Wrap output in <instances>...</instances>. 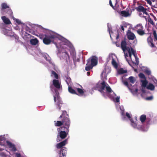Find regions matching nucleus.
<instances>
[{"instance_id":"20e7f679","label":"nucleus","mask_w":157,"mask_h":157,"mask_svg":"<svg viewBox=\"0 0 157 157\" xmlns=\"http://www.w3.org/2000/svg\"><path fill=\"white\" fill-rule=\"evenodd\" d=\"M121 47L124 54L125 58L126 60L129 63L130 60L134 63V60L136 61V64H138L139 60L136 56V51L132 48H130L126 46V43L124 41H122L121 44Z\"/></svg>"},{"instance_id":"8fccbe9b","label":"nucleus","mask_w":157,"mask_h":157,"mask_svg":"<svg viewBox=\"0 0 157 157\" xmlns=\"http://www.w3.org/2000/svg\"><path fill=\"white\" fill-rule=\"evenodd\" d=\"M141 14H142V13H139V15H140V16H141V17H142V16H141Z\"/></svg>"},{"instance_id":"09e8293b","label":"nucleus","mask_w":157,"mask_h":157,"mask_svg":"<svg viewBox=\"0 0 157 157\" xmlns=\"http://www.w3.org/2000/svg\"><path fill=\"white\" fill-rule=\"evenodd\" d=\"M90 72H87V75L89 76V75H90Z\"/></svg>"},{"instance_id":"1a4fd4ad","label":"nucleus","mask_w":157,"mask_h":157,"mask_svg":"<svg viewBox=\"0 0 157 157\" xmlns=\"http://www.w3.org/2000/svg\"><path fill=\"white\" fill-rule=\"evenodd\" d=\"M108 61L111 60V63L113 67L117 69L118 66V60L117 56L113 53L109 54L107 58Z\"/></svg>"},{"instance_id":"3c124183","label":"nucleus","mask_w":157,"mask_h":157,"mask_svg":"<svg viewBox=\"0 0 157 157\" xmlns=\"http://www.w3.org/2000/svg\"><path fill=\"white\" fill-rule=\"evenodd\" d=\"M60 117H62V116H60Z\"/></svg>"},{"instance_id":"c03bdc74","label":"nucleus","mask_w":157,"mask_h":157,"mask_svg":"<svg viewBox=\"0 0 157 157\" xmlns=\"http://www.w3.org/2000/svg\"><path fill=\"white\" fill-rule=\"evenodd\" d=\"M153 98L152 96H150L148 97L146 99L147 100H151Z\"/></svg>"},{"instance_id":"7c9ffc66","label":"nucleus","mask_w":157,"mask_h":157,"mask_svg":"<svg viewBox=\"0 0 157 157\" xmlns=\"http://www.w3.org/2000/svg\"><path fill=\"white\" fill-rule=\"evenodd\" d=\"M13 18L15 22H16L19 25H24L22 22H21V21L13 17Z\"/></svg>"},{"instance_id":"4be33fe9","label":"nucleus","mask_w":157,"mask_h":157,"mask_svg":"<svg viewBox=\"0 0 157 157\" xmlns=\"http://www.w3.org/2000/svg\"><path fill=\"white\" fill-rule=\"evenodd\" d=\"M113 3L114 5L117 7L118 6V5L117 4V0H110L109 5L113 9H114V6L113 5Z\"/></svg>"},{"instance_id":"a19ab883","label":"nucleus","mask_w":157,"mask_h":157,"mask_svg":"<svg viewBox=\"0 0 157 157\" xmlns=\"http://www.w3.org/2000/svg\"><path fill=\"white\" fill-rule=\"evenodd\" d=\"M153 34V35L154 36L155 38L157 40V35L156 32L155 31H154Z\"/></svg>"},{"instance_id":"c756f323","label":"nucleus","mask_w":157,"mask_h":157,"mask_svg":"<svg viewBox=\"0 0 157 157\" xmlns=\"http://www.w3.org/2000/svg\"><path fill=\"white\" fill-rule=\"evenodd\" d=\"M128 87L133 94L136 95L137 94L138 90L137 88L134 89V88H130V87Z\"/></svg>"},{"instance_id":"39448f33","label":"nucleus","mask_w":157,"mask_h":157,"mask_svg":"<svg viewBox=\"0 0 157 157\" xmlns=\"http://www.w3.org/2000/svg\"><path fill=\"white\" fill-rule=\"evenodd\" d=\"M4 136H0V151L3 150L6 147H8L11 152L10 154L13 155V153L17 150L15 145L8 141H6Z\"/></svg>"},{"instance_id":"4c0bfd02","label":"nucleus","mask_w":157,"mask_h":157,"mask_svg":"<svg viewBox=\"0 0 157 157\" xmlns=\"http://www.w3.org/2000/svg\"><path fill=\"white\" fill-rule=\"evenodd\" d=\"M8 11L7 12H6L7 13L9 14L10 16H12L13 15V13L12 12V10L11 9H9V8L7 9Z\"/></svg>"},{"instance_id":"f257e3e1","label":"nucleus","mask_w":157,"mask_h":157,"mask_svg":"<svg viewBox=\"0 0 157 157\" xmlns=\"http://www.w3.org/2000/svg\"><path fill=\"white\" fill-rule=\"evenodd\" d=\"M41 31L45 33V37L42 34H40L39 36L40 39H43V42L44 44H49L54 40L57 41V43L54 42V43L59 50L62 49L59 54H58L60 59L67 60L69 58L67 52L70 48H72V46L68 40L60 35L50 30L42 28Z\"/></svg>"},{"instance_id":"ddd939ff","label":"nucleus","mask_w":157,"mask_h":157,"mask_svg":"<svg viewBox=\"0 0 157 157\" xmlns=\"http://www.w3.org/2000/svg\"><path fill=\"white\" fill-rule=\"evenodd\" d=\"M135 28L136 30L137 33L139 35L142 36L145 33L144 30V27L141 24H137L135 26Z\"/></svg>"},{"instance_id":"9d476101","label":"nucleus","mask_w":157,"mask_h":157,"mask_svg":"<svg viewBox=\"0 0 157 157\" xmlns=\"http://www.w3.org/2000/svg\"><path fill=\"white\" fill-rule=\"evenodd\" d=\"M70 121L68 118L66 117L63 120L62 122L60 121H57L56 123H55V125L56 126H59L63 124L65 125L64 128H66L68 131V128L69 127Z\"/></svg>"},{"instance_id":"f3484780","label":"nucleus","mask_w":157,"mask_h":157,"mask_svg":"<svg viewBox=\"0 0 157 157\" xmlns=\"http://www.w3.org/2000/svg\"><path fill=\"white\" fill-rule=\"evenodd\" d=\"M52 84L53 86L57 89H59L61 87L60 82L57 79H53L52 81Z\"/></svg>"},{"instance_id":"473e14b6","label":"nucleus","mask_w":157,"mask_h":157,"mask_svg":"<svg viewBox=\"0 0 157 157\" xmlns=\"http://www.w3.org/2000/svg\"><path fill=\"white\" fill-rule=\"evenodd\" d=\"M128 80L132 84L136 82L135 78L133 76H130L128 78Z\"/></svg>"},{"instance_id":"cd10ccee","label":"nucleus","mask_w":157,"mask_h":157,"mask_svg":"<svg viewBox=\"0 0 157 157\" xmlns=\"http://www.w3.org/2000/svg\"><path fill=\"white\" fill-rule=\"evenodd\" d=\"M147 41L149 46L151 47H154V45L152 42L153 40L151 37L149 36L147 38Z\"/></svg>"},{"instance_id":"e433bc0d","label":"nucleus","mask_w":157,"mask_h":157,"mask_svg":"<svg viewBox=\"0 0 157 157\" xmlns=\"http://www.w3.org/2000/svg\"><path fill=\"white\" fill-rule=\"evenodd\" d=\"M108 31H109V32L110 37L111 38H112V35L113 32L112 31H111V27H109V24H108Z\"/></svg>"},{"instance_id":"bb28decb","label":"nucleus","mask_w":157,"mask_h":157,"mask_svg":"<svg viewBox=\"0 0 157 157\" xmlns=\"http://www.w3.org/2000/svg\"><path fill=\"white\" fill-rule=\"evenodd\" d=\"M2 19L3 22L6 24H9L11 23V22L10 20L5 16L2 17Z\"/></svg>"},{"instance_id":"de8ad7c7","label":"nucleus","mask_w":157,"mask_h":157,"mask_svg":"<svg viewBox=\"0 0 157 157\" xmlns=\"http://www.w3.org/2000/svg\"><path fill=\"white\" fill-rule=\"evenodd\" d=\"M121 28L122 30L123 31H124V27H123V26H122L121 27Z\"/></svg>"},{"instance_id":"49530a36","label":"nucleus","mask_w":157,"mask_h":157,"mask_svg":"<svg viewBox=\"0 0 157 157\" xmlns=\"http://www.w3.org/2000/svg\"><path fill=\"white\" fill-rule=\"evenodd\" d=\"M124 83L126 86H128V82H124Z\"/></svg>"},{"instance_id":"c85d7f7f","label":"nucleus","mask_w":157,"mask_h":157,"mask_svg":"<svg viewBox=\"0 0 157 157\" xmlns=\"http://www.w3.org/2000/svg\"><path fill=\"white\" fill-rule=\"evenodd\" d=\"M31 44L33 45H36L38 42V41L36 38L31 39L30 40Z\"/></svg>"},{"instance_id":"ea45409f","label":"nucleus","mask_w":157,"mask_h":157,"mask_svg":"<svg viewBox=\"0 0 157 157\" xmlns=\"http://www.w3.org/2000/svg\"><path fill=\"white\" fill-rule=\"evenodd\" d=\"M13 154H14L16 156V157H21V154L20 153L16 152V153H13Z\"/></svg>"},{"instance_id":"79ce46f5","label":"nucleus","mask_w":157,"mask_h":157,"mask_svg":"<svg viewBox=\"0 0 157 157\" xmlns=\"http://www.w3.org/2000/svg\"><path fill=\"white\" fill-rule=\"evenodd\" d=\"M145 72L148 75H150L151 73V71L148 70H146Z\"/></svg>"},{"instance_id":"5701e85b","label":"nucleus","mask_w":157,"mask_h":157,"mask_svg":"<svg viewBox=\"0 0 157 157\" xmlns=\"http://www.w3.org/2000/svg\"><path fill=\"white\" fill-rule=\"evenodd\" d=\"M121 14L123 17H128L131 16V12L129 13V12L126 11H122L121 12Z\"/></svg>"},{"instance_id":"aec40b11","label":"nucleus","mask_w":157,"mask_h":157,"mask_svg":"<svg viewBox=\"0 0 157 157\" xmlns=\"http://www.w3.org/2000/svg\"><path fill=\"white\" fill-rule=\"evenodd\" d=\"M67 140L66 139L63 141L60 142L56 145V147L57 148H60L63 146H65L67 144Z\"/></svg>"},{"instance_id":"a18cd8bd","label":"nucleus","mask_w":157,"mask_h":157,"mask_svg":"<svg viewBox=\"0 0 157 157\" xmlns=\"http://www.w3.org/2000/svg\"><path fill=\"white\" fill-rule=\"evenodd\" d=\"M146 1H147V3L151 5V2L150 1V0H145Z\"/></svg>"},{"instance_id":"7ed1b4c3","label":"nucleus","mask_w":157,"mask_h":157,"mask_svg":"<svg viewBox=\"0 0 157 157\" xmlns=\"http://www.w3.org/2000/svg\"><path fill=\"white\" fill-rule=\"evenodd\" d=\"M98 89L105 97H108L113 100L115 102H119V97H116V94L112 90L109 85L104 81L99 82L96 86Z\"/></svg>"},{"instance_id":"393cba45","label":"nucleus","mask_w":157,"mask_h":157,"mask_svg":"<svg viewBox=\"0 0 157 157\" xmlns=\"http://www.w3.org/2000/svg\"><path fill=\"white\" fill-rule=\"evenodd\" d=\"M87 63H86L87 66L85 68V70L87 71H88L92 69L93 66L92 65H91V63L90 59L87 60Z\"/></svg>"},{"instance_id":"423d86ee","label":"nucleus","mask_w":157,"mask_h":157,"mask_svg":"<svg viewBox=\"0 0 157 157\" xmlns=\"http://www.w3.org/2000/svg\"><path fill=\"white\" fill-rule=\"evenodd\" d=\"M50 88L52 91L54 90L55 92V94L53 95L54 101L57 108L60 110L61 106L60 105L62 104L63 102L59 96L58 92L55 88L52 87V86H50Z\"/></svg>"},{"instance_id":"dca6fc26","label":"nucleus","mask_w":157,"mask_h":157,"mask_svg":"<svg viewBox=\"0 0 157 157\" xmlns=\"http://www.w3.org/2000/svg\"><path fill=\"white\" fill-rule=\"evenodd\" d=\"M89 59L90 60V62L91 63V65L93 67L94 66L97 65L98 63V58L95 56H92L91 59Z\"/></svg>"},{"instance_id":"f03ea898","label":"nucleus","mask_w":157,"mask_h":157,"mask_svg":"<svg viewBox=\"0 0 157 157\" xmlns=\"http://www.w3.org/2000/svg\"><path fill=\"white\" fill-rule=\"evenodd\" d=\"M117 109L118 111H120L122 119L126 120L128 119L131 121V125L132 127L135 128L143 131H146L147 130V128H145L144 126L142 125V123L144 122L146 119V116L145 115H142L140 118V120L141 123L140 122H137V118L135 117L134 119H132L131 117V114L126 113H125L124 111V109L123 106H120L118 105L116 106Z\"/></svg>"},{"instance_id":"37998d69","label":"nucleus","mask_w":157,"mask_h":157,"mask_svg":"<svg viewBox=\"0 0 157 157\" xmlns=\"http://www.w3.org/2000/svg\"><path fill=\"white\" fill-rule=\"evenodd\" d=\"M152 79L155 83H157V80L155 79L154 77H152Z\"/></svg>"},{"instance_id":"a211bd4d","label":"nucleus","mask_w":157,"mask_h":157,"mask_svg":"<svg viewBox=\"0 0 157 157\" xmlns=\"http://www.w3.org/2000/svg\"><path fill=\"white\" fill-rule=\"evenodd\" d=\"M67 150V149L66 147H62L59 153V157H66V152Z\"/></svg>"},{"instance_id":"a878e982","label":"nucleus","mask_w":157,"mask_h":157,"mask_svg":"<svg viewBox=\"0 0 157 157\" xmlns=\"http://www.w3.org/2000/svg\"><path fill=\"white\" fill-rule=\"evenodd\" d=\"M146 88L151 91H153L155 90V86L152 83H149L146 86Z\"/></svg>"},{"instance_id":"2f4dec72","label":"nucleus","mask_w":157,"mask_h":157,"mask_svg":"<svg viewBox=\"0 0 157 157\" xmlns=\"http://www.w3.org/2000/svg\"><path fill=\"white\" fill-rule=\"evenodd\" d=\"M76 90H77L78 91V93L79 94V95H82L83 94L84 92L83 90L79 88H76Z\"/></svg>"},{"instance_id":"58836bf2","label":"nucleus","mask_w":157,"mask_h":157,"mask_svg":"<svg viewBox=\"0 0 157 157\" xmlns=\"http://www.w3.org/2000/svg\"><path fill=\"white\" fill-rule=\"evenodd\" d=\"M147 20L152 25H154V23L153 21L149 17H147Z\"/></svg>"},{"instance_id":"412c9836","label":"nucleus","mask_w":157,"mask_h":157,"mask_svg":"<svg viewBox=\"0 0 157 157\" xmlns=\"http://www.w3.org/2000/svg\"><path fill=\"white\" fill-rule=\"evenodd\" d=\"M1 6V11L2 13L3 14L5 10L9 8V6L6 3H2Z\"/></svg>"},{"instance_id":"f704fd0d","label":"nucleus","mask_w":157,"mask_h":157,"mask_svg":"<svg viewBox=\"0 0 157 157\" xmlns=\"http://www.w3.org/2000/svg\"><path fill=\"white\" fill-rule=\"evenodd\" d=\"M117 72L120 74H123L126 72V71L123 70L122 68H120L117 70Z\"/></svg>"},{"instance_id":"2eb2a0df","label":"nucleus","mask_w":157,"mask_h":157,"mask_svg":"<svg viewBox=\"0 0 157 157\" xmlns=\"http://www.w3.org/2000/svg\"><path fill=\"white\" fill-rule=\"evenodd\" d=\"M66 82L67 84L68 85V90L69 92L73 94H76V91L75 90L73 89L71 87L69 86V84H71L70 82L71 81V79L69 77H67L66 79Z\"/></svg>"},{"instance_id":"6ab92c4d","label":"nucleus","mask_w":157,"mask_h":157,"mask_svg":"<svg viewBox=\"0 0 157 157\" xmlns=\"http://www.w3.org/2000/svg\"><path fill=\"white\" fill-rule=\"evenodd\" d=\"M127 36L128 39L129 40H133L136 38L135 34L129 30L127 32Z\"/></svg>"},{"instance_id":"9b49d317","label":"nucleus","mask_w":157,"mask_h":157,"mask_svg":"<svg viewBox=\"0 0 157 157\" xmlns=\"http://www.w3.org/2000/svg\"><path fill=\"white\" fill-rule=\"evenodd\" d=\"M2 31L3 34L6 36L11 37L15 36V35L11 28H9V29H8L7 27H5L2 29Z\"/></svg>"},{"instance_id":"72a5a7b5","label":"nucleus","mask_w":157,"mask_h":157,"mask_svg":"<svg viewBox=\"0 0 157 157\" xmlns=\"http://www.w3.org/2000/svg\"><path fill=\"white\" fill-rule=\"evenodd\" d=\"M52 77H54L56 79H57L58 78V75L54 71H52L51 75Z\"/></svg>"},{"instance_id":"0eeeda50","label":"nucleus","mask_w":157,"mask_h":157,"mask_svg":"<svg viewBox=\"0 0 157 157\" xmlns=\"http://www.w3.org/2000/svg\"><path fill=\"white\" fill-rule=\"evenodd\" d=\"M64 128V127H62L61 128L57 129L58 132H60L57 135L56 139L57 142L60 141L62 139L65 138L67 135L68 131L66 128H64V129H63Z\"/></svg>"},{"instance_id":"b1692460","label":"nucleus","mask_w":157,"mask_h":157,"mask_svg":"<svg viewBox=\"0 0 157 157\" xmlns=\"http://www.w3.org/2000/svg\"><path fill=\"white\" fill-rule=\"evenodd\" d=\"M40 56H42L44 58L46 59V60L48 61L50 63H52L51 61V58L49 57L48 55L47 54H42L41 53H40Z\"/></svg>"},{"instance_id":"c9c22d12","label":"nucleus","mask_w":157,"mask_h":157,"mask_svg":"<svg viewBox=\"0 0 157 157\" xmlns=\"http://www.w3.org/2000/svg\"><path fill=\"white\" fill-rule=\"evenodd\" d=\"M0 156L1 157H11L10 155L6 154L3 152L0 153Z\"/></svg>"},{"instance_id":"603ef678","label":"nucleus","mask_w":157,"mask_h":157,"mask_svg":"<svg viewBox=\"0 0 157 157\" xmlns=\"http://www.w3.org/2000/svg\"><path fill=\"white\" fill-rule=\"evenodd\" d=\"M118 37V36H117V38Z\"/></svg>"},{"instance_id":"4468645a","label":"nucleus","mask_w":157,"mask_h":157,"mask_svg":"<svg viewBox=\"0 0 157 157\" xmlns=\"http://www.w3.org/2000/svg\"><path fill=\"white\" fill-rule=\"evenodd\" d=\"M137 10L139 12H143V16L146 20H147L146 16H145V15H148V14L147 12V9L145 8L144 7L142 6H139L137 8Z\"/></svg>"},{"instance_id":"f8f14e48","label":"nucleus","mask_w":157,"mask_h":157,"mask_svg":"<svg viewBox=\"0 0 157 157\" xmlns=\"http://www.w3.org/2000/svg\"><path fill=\"white\" fill-rule=\"evenodd\" d=\"M111 68L108 67H106L102 71L101 74V78L102 80H105L107 79V75L110 72Z\"/></svg>"},{"instance_id":"6e6552de","label":"nucleus","mask_w":157,"mask_h":157,"mask_svg":"<svg viewBox=\"0 0 157 157\" xmlns=\"http://www.w3.org/2000/svg\"><path fill=\"white\" fill-rule=\"evenodd\" d=\"M139 76L140 78V80L141 83V91L143 93H145L146 92V88L148 82L144 74L140 73L139 74Z\"/></svg>"}]
</instances>
